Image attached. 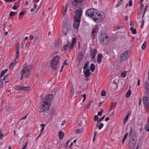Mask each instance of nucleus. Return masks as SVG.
Segmentation results:
<instances>
[{
  "mask_svg": "<svg viewBox=\"0 0 149 149\" xmlns=\"http://www.w3.org/2000/svg\"><path fill=\"white\" fill-rule=\"evenodd\" d=\"M53 97V94H49L44 98L41 107V110L42 112H46L49 110L51 104V101Z\"/></svg>",
  "mask_w": 149,
  "mask_h": 149,
  "instance_id": "nucleus-2",
  "label": "nucleus"
},
{
  "mask_svg": "<svg viewBox=\"0 0 149 149\" xmlns=\"http://www.w3.org/2000/svg\"><path fill=\"white\" fill-rule=\"evenodd\" d=\"M68 47H69V44L68 43H67L66 45H63L62 47V50L65 51L67 49Z\"/></svg>",
  "mask_w": 149,
  "mask_h": 149,
  "instance_id": "nucleus-20",
  "label": "nucleus"
},
{
  "mask_svg": "<svg viewBox=\"0 0 149 149\" xmlns=\"http://www.w3.org/2000/svg\"><path fill=\"white\" fill-rule=\"evenodd\" d=\"M128 116L129 114H128L125 118L123 119V121L124 124H125L126 122L127 121Z\"/></svg>",
  "mask_w": 149,
  "mask_h": 149,
  "instance_id": "nucleus-25",
  "label": "nucleus"
},
{
  "mask_svg": "<svg viewBox=\"0 0 149 149\" xmlns=\"http://www.w3.org/2000/svg\"><path fill=\"white\" fill-rule=\"evenodd\" d=\"M90 69L91 72H93L94 71L95 69V67L94 64H91L90 65Z\"/></svg>",
  "mask_w": 149,
  "mask_h": 149,
  "instance_id": "nucleus-19",
  "label": "nucleus"
},
{
  "mask_svg": "<svg viewBox=\"0 0 149 149\" xmlns=\"http://www.w3.org/2000/svg\"><path fill=\"white\" fill-rule=\"evenodd\" d=\"M97 28V25H95L93 29L91 32V36L93 39L95 38V34L98 31Z\"/></svg>",
  "mask_w": 149,
  "mask_h": 149,
  "instance_id": "nucleus-10",
  "label": "nucleus"
},
{
  "mask_svg": "<svg viewBox=\"0 0 149 149\" xmlns=\"http://www.w3.org/2000/svg\"><path fill=\"white\" fill-rule=\"evenodd\" d=\"M65 120H63V122H62V123H61V125H64V124H65Z\"/></svg>",
  "mask_w": 149,
  "mask_h": 149,
  "instance_id": "nucleus-61",
  "label": "nucleus"
},
{
  "mask_svg": "<svg viewBox=\"0 0 149 149\" xmlns=\"http://www.w3.org/2000/svg\"><path fill=\"white\" fill-rule=\"evenodd\" d=\"M145 128L146 131L147 132L149 131V124H147L145 125Z\"/></svg>",
  "mask_w": 149,
  "mask_h": 149,
  "instance_id": "nucleus-32",
  "label": "nucleus"
},
{
  "mask_svg": "<svg viewBox=\"0 0 149 149\" xmlns=\"http://www.w3.org/2000/svg\"><path fill=\"white\" fill-rule=\"evenodd\" d=\"M131 94V91L130 90H128L125 95V97H129Z\"/></svg>",
  "mask_w": 149,
  "mask_h": 149,
  "instance_id": "nucleus-21",
  "label": "nucleus"
},
{
  "mask_svg": "<svg viewBox=\"0 0 149 149\" xmlns=\"http://www.w3.org/2000/svg\"><path fill=\"white\" fill-rule=\"evenodd\" d=\"M83 1L84 0H73L72 4L74 6H77L80 5Z\"/></svg>",
  "mask_w": 149,
  "mask_h": 149,
  "instance_id": "nucleus-11",
  "label": "nucleus"
},
{
  "mask_svg": "<svg viewBox=\"0 0 149 149\" xmlns=\"http://www.w3.org/2000/svg\"><path fill=\"white\" fill-rule=\"evenodd\" d=\"M3 134L1 130H0V139L1 140H2L3 139Z\"/></svg>",
  "mask_w": 149,
  "mask_h": 149,
  "instance_id": "nucleus-41",
  "label": "nucleus"
},
{
  "mask_svg": "<svg viewBox=\"0 0 149 149\" xmlns=\"http://www.w3.org/2000/svg\"><path fill=\"white\" fill-rule=\"evenodd\" d=\"M15 13L13 12H10L9 14L10 16H12L15 15Z\"/></svg>",
  "mask_w": 149,
  "mask_h": 149,
  "instance_id": "nucleus-48",
  "label": "nucleus"
},
{
  "mask_svg": "<svg viewBox=\"0 0 149 149\" xmlns=\"http://www.w3.org/2000/svg\"><path fill=\"white\" fill-rule=\"evenodd\" d=\"M109 120V118L108 117H107L105 119V121H107Z\"/></svg>",
  "mask_w": 149,
  "mask_h": 149,
  "instance_id": "nucleus-64",
  "label": "nucleus"
},
{
  "mask_svg": "<svg viewBox=\"0 0 149 149\" xmlns=\"http://www.w3.org/2000/svg\"><path fill=\"white\" fill-rule=\"evenodd\" d=\"M104 125L102 123H101L100 124L98 128L99 130H101L103 127Z\"/></svg>",
  "mask_w": 149,
  "mask_h": 149,
  "instance_id": "nucleus-38",
  "label": "nucleus"
},
{
  "mask_svg": "<svg viewBox=\"0 0 149 149\" xmlns=\"http://www.w3.org/2000/svg\"><path fill=\"white\" fill-rule=\"evenodd\" d=\"M17 0H4V1H6L7 2H13L15 1H16Z\"/></svg>",
  "mask_w": 149,
  "mask_h": 149,
  "instance_id": "nucleus-55",
  "label": "nucleus"
},
{
  "mask_svg": "<svg viewBox=\"0 0 149 149\" xmlns=\"http://www.w3.org/2000/svg\"><path fill=\"white\" fill-rule=\"evenodd\" d=\"M19 47L17 48L16 49V52L15 54V62H16V60L17 59L19 56Z\"/></svg>",
  "mask_w": 149,
  "mask_h": 149,
  "instance_id": "nucleus-13",
  "label": "nucleus"
},
{
  "mask_svg": "<svg viewBox=\"0 0 149 149\" xmlns=\"http://www.w3.org/2000/svg\"><path fill=\"white\" fill-rule=\"evenodd\" d=\"M82 132V130L81 129H77L75 132V133L76 134L80 133Z\"/></svg>",
  "mask_w": 149,
  "mask_h": 149,
  "instance_id": "nucleus-40",
  "label": "nucleus"
},
{
  "mask_svg": "<svg viewBox=\"0 0 149 149\" xmlns=\"http://www.w3.org/2000/svg\"><path fill=\"white\" fill-rule=\"evenodd\" d=\"M76 38H73L72 40L71 43H73V44H74V43L76 42Z\"/></svg>",
  "mask_w": 149,
  "mask_h": 149,
  "instance_id": "nucleus-44",
  "label": "nucleus"
},
{
  "mask_svg": "<svg viewBox=\"0 0 149 149\" xmlns=\"http://www.w3.org/2000/svg\"><path fill=\"white\" fill-rule=\"evenodd\" d=\"M27 116L28 115L27 114L25 116H24L21 119H20V120H25L26 119Z\"/></svg>",
  "mask_w": 149,
  "mask_h": 149,
  "instance_id": "nucleus-56",
  "label": "nucleus"
},
{
  "mask_svg": "<svg viewBox=\"0 0 149 149\" xmlns=\"http://www.w3.org/2000/svg\"><path fill=\"white\" fill-rule=\"evenodd\" d=\"M17 62L16 61V62H15V61L14 62L11 63L10 65V68L12 70L13 69V67L15 65V64Z\"/></svg>",
  "mask_w": 149,
  "mask_h": 149,
  "instance_id": "nucleus-26",
  "label": "nucleus"
},
{
  "mask_svg": "<svg viewBox=\"0 0 149 149\" xmlns=\"http://www.w3.org/2000/svg\"><path fill=\"white\" fill-rule=\"evenodd\" d=\"M140 79H139L138 80V82H137V85L139 86H140Z\"/></svg>",
  "mask_w": 149,
  "mask_h": 149,
  "instance_id": "nucleus-62",
  "label": "nucleus"
},
{
  "mask_svg": "<svg viewBox=\"0 0 149 149\" xmlns=\"http://www.w3.org/2000/svg\"><path fill=\"white\" fill-rule=\"evenodd\" d=\"M58 136L59 139L60 140L62 139L64 136L63 132L61 131H60L58 133Z\"/></svg>",
  "mask_w": 149,
  "mask_h": 149,
  "instance_id": "nucleus-15",
  "label": "nucleus"
},
{
  "mask_svg": "<svg viewBox=\"0 0 149 149\" xmlns=\"http://www.w3.org/2000/svg\"><path fill=\"white\" fill-rule=\"evenodd\" d=\"M132 2L131 0H130L128 3V5L130 7H131L132 6Z\"/></svg>",
  "mask_w": 149,
  "mask_h": 149,
  "instance_id": "nucleus-46",
  "label": "nucleus"
},
{
  "mask_svg": "<svg viewBox=\"0 0 149 149\" xmlns=\"http://www.w3.org/2000/svg\"><path fill=\"white\" fill-rule=\"evenodd\" d=\"M59 45V43L58 42H57L54 44V46L55 47H58Z\"/></svg>",
  "mask_w": 149,
  "mask_h": 149,
  "instance_id": "nucleus-47",
  "label": "nucleus"
},
{
  "mask_svg": "<svg viewBox=\"0 0 149 149\" xmlns=\"http://www.w3.org/2000/svg\"><path fill=\"white\" fill-rule=\"evenodd\" d=\"M93 100H91L89 102V103L86 106L87 108V109H89L90 108V107L91 106V104L93 102Z\"/></svg>",
  "mask_w": 149,
  "mask_h": 149,
  "instance_id": "nucleus-35",
  "label": "nucleus"
},
{
  "mask_svg": "<svg viewBox=\"0 0 149 149\" xmlns=\"http://www.w3.org/2000/svg\"><path fill=\"white\" fill-rule=\"evenodd\" d=\"M106 95V94L105 91L102 90L101 93V95L102 96H105Z\"/></svg>",
  "mask_w": 149,
  "mask_h": 149,
  "instance_id": "nucleus-36",
  "label": "nucleus"
},
{
  "mask_svg": "<svg viewBox=\"0 0 149 149\" xmlns=\"http://www.w3.org/2000/svg\"><path fill=\"white\" fill-rule=\"evenodd\" d=\"M3 84V80L2 79H0V88L2 87Z\"/></svg>",
  "mask_w": 149,
  "mask_h": 149,
  "instance_id": "nucleus-42",
  "label": "nucleus"
},
{
  "mask_svg": "<svg viewBox=\"0 0 149 149\" xmlns=\"http://www.w3.org/2000/svg\"><path fill=\"white\" fill-rule=\"evenodd\" d=\"M127 54L128 52L127 51H125L124 53L122 54L120 57V60L123 61L127 58L128 57Z\"/></svg>",
  "mask_w": 149,
  "mask_h": 149,
  "instance_id": "nucleus-9",
  "label": "nucleus"
},
{
  "mask_svg": "<svg viewBox=\"0 0 149 149\" xmlns=\"http://www.w3.org/2000/svg\"><path fill=\"white\" fill-rule=\"evenodd\" d=\"M74 44L73 43H71L70 45H69V47H70V50L72 49L74 46Z\"/></svg>",
  "mask_w": 149,
  "mask_h": 149,
  "instance_id": "nucleus-37",
  "label": "nucleus"
},
{
  "mask_svg": "<svg viewBox=\"0 0 149 149\" xmlns=\"http://www.w3.org/2000/svg\"><path fill=\"white\" fill-rule=\"evenodd\" d=\"M17 8V6H16V5H14L12 7V8L13 9L16 10V9Z\"/></svg>",
  "mask_w": 149,
  "mask_h": 149,
  "instance_id": "nucleus-59",
  "label": "nucleus"
},
{
  "mask_svg": "<svg viewBox=\"0 0 149 149\" xmlns=\"http://www.w3.org/2000/svg\"><path fill=\"white\" fill-rule=\"evenodd\" d=\"M136 142V140H135L134 139H132L130 140V143H132L134 144H135Z\"/></svg>",
  "mask_w": 149,
  "mask_h": 149,
  "instance_id": "nucleus-43",
  "label": "nucleus"
},
{
  "mask_svg": "<svg viewBox=\"0 0 149 149\" xmlns=\"http://www.w3.org/2000/svg\"><path fill=\"white\" fill-rule=\"evenodd\" d=\"M26 42L25 41V40H23L22 41V42H21V45H22V47L23 48L24 45L25 44Z\"/></svg>",
  "mask_w": 149,
  "mask_h": 149,
  "instance_id": "nucleus-50",
  "label": "nucleus"
},
{
  "mask_svg": "<svg viewBox=\"0 0 149 149\" xmlns=\"http://www.w3.org/2000/svg\"><path fill=\"white\" fill-rule=\"evenodd\" d=\"M147 8H148V6H145V8L144 9L143 11V16L145 14V13L146 12L147 10Z\"/></svg>",
  "mask_w": 149,
  "mask_h": 149,
  "instance_id": "nucleus-39",
  "label": "nucleus"
},
{
  "mask_svg": "<svg viewBox=\"0 0 149 149\" xmlns=\"http://www.w3.org/2000/svg\"><path fill=\"white\" fill-rule=\"evenodd\" d=\"M38 35H35L34 36V41L36 42L37 41L38 39Z\"/></svg>",
  "mask_w": 149,
  "mask_h": 149,
  "instance_id": "nucleus-34",
  "label": "nucleus"
},
{
  "mask_svg": "<svg viewBox=\"0 0 149 149\" xmlns=\"http://www.w3.org/2000/svg\"><path fill=\"white\" fill-rule=\"evenodd\" d=\"M94 118L95 121H97L98 119V117L97 115H95L94 116Z\"/></svg>",
  "mask_w": 149,
  "mask_h": 149,
  "instance_id": "nucleus-49",
  "label": "nucleus"
},
{
  "mask_svg": "<svg viewBox=\"0 0 149 149\" xmlns=\"http://www.w3.org/2000/svg\"><path fill=\"white\" fill-rule=\"evenodd\" d=\"M29 88H30L29 86L26 87L24 86H21L19 85H18L15 87V89L17 91H19L23 90L25 91H28Z\"/></svg>",
  "mask_w": 149,
  "mask_h": 149,
  "instance_id": "nucleus-8",
  "label": "nucleus"
},
{
  "mask_svg": "<svg viewBox=\"0 0 149 149\" xmlns=\"http://www.w3.org/2000/svg\"><path fill=\"white\" fill-rule=\"evenodd\" d=\"M84 55L82 52H80L78 54L77 57V61L79 62H80L82 60V58L83 57Z\"/></svg>",
  "mask_w": 149,
  "mask_h": 149,
  "instance_id": "nucleus-12",
  "label": "nucleus"
},
{
  "mask_svg": "<svg viewBox=\"0 0 149 149\" xmlns=\"http://www.w3.org/2000/svg\"><path fill=\"white\" fill-rule=\"evenodd\" d=\"M144 8V5L143 4H141L140 7L139 8L141 10H142L143 8Z\"/></svg>",
  "mask_w": 149,
  "mask_h": 149,
  "instance_id": "nucleus-52",
  "label": "nucleus"
},
{
  "mask_svg": "<svg viewBox=\"0 0 149 149\" xmlns=\"http://www.w3.org/2000/svg\"><path fill=\"white\" fill-rule=\"evenodd\" d=\"M82 97H83V98H84L83 100V101H82V102H84L85 101V100L86 99V94H83L82 96Z\"/></svg>",
  "mask_w": 149,
  "mask_h": 149,
  "instance_id": "nucleus-45",
  "label": "nucleus"
},
{
  "mask_svg": "<svg viewBox=\"0 0 149 149\" xmlns=\"http://www.w3.org/2000/svg\"><path fill=\"white\" fill-rule=\"evenodd\" d=\"M122 3H120V2L119 1H118V2L117 3V5H116V7H117L119 6Z\"/></svg>",
  "mask_w": 149,
  "mask_h": 149,
  "instance_id": "nucleus-53",
  "label": "nucleus"
},
{
  "mask_svg": "<svg viewBox=\"0 0 149 149\" xmlns=\"http://www.w3.org/2000/svg\"><path fill=\"white\" fill-rule=\"evenodd\" d=\"M108 40V37L104 34H102L101 35L100 42L104 45L107 43Z\"/></svg>",
  "mask_w": 149,
  "mask_h": 149,
  "instance_id": "nucleus-7",
  "label": "nucleus"
},
{
  "mask_svg": "<svg viewBox=\"0 0 149 149\" xmlns=\"http://www.w3.org/2000/svg\"><path fill=\"white\" fill-rule=\"evenodd\" d=\"M82 12V9L81 8H79L75 11L76 15L74 17V22L73 25V27L75 29H78V28Z\"/></svg>",
  "mask_w": 149,
  "mask_h": 149,
  "instance_id": "nucleus-4",
  "label": "nucleus"
},
{
  "mask_svg": "<svg viewBox=\"0 0 149 149\" xmlns=\"http://www.w3.org/2000/svg\"><path fill=\"white\" fill-rule=\"evenodd\" d=\"M59 60V56H57L53 58L51 60L50 66L53 70H57Z\"/></svg>",
  "mask_w": 149,
  "mask_h": 149,
  "instance_id": "nucleus-5",
  "label": "nucleus"
},
{
  "mask_svg": "<svg viewBox=\"0 0 149 149\" xmlns=\"http://www.w3.org/2000/svg\"><path fill=\"white\" fill-rule=\"evenodd\" d=\"M116 102H113L111 103V106L110 107L109 111L113 109L116 107Z\"/></svg>",
  "mask_w": 149,
  "mask_h": 149,
  "instance_id": "nucleus-17",
  "label": "nucleus"
},
{
  "mask_svg": "<svg viewBox=\"0 0 149 149\" xmlns=\"http://www.w3.org/2000/svg\"><path fill=\"white\" fill-rule=\"evenodd\" d=\"M32 68V65H28L26 63H25L21 71V75H24L25 77H27L30 73Z\"/></svg>",
  "mask_w": 149,
  "mask_h": 149,
  "instance_id": "nucleus-6",
  "label": "nucleus"
},
{
  "mask_svg": "<svg viewBox=\"0 0 149 149\" xmlns=\"http://www.w3.org/2000/svg\"><path fill=\"white\" fill-rule=\"evenodd\" d=\"M89 65V63L88 62H86L84 65L83 68L84 70H86L88 67Z\"/></svg>",
  "mask_w": 149,
  "mask_h": 149,
  "instance_id": "nucleus-31",
  "label": "nucleus"
},
{
  "mask_svg": "<svg viewBox=\"0 0 149 149\" xmlns=\"http://www.w3.org/2000/svg\"><path fill=\"white\" fill-rule=\"evenodd\" d=\"M147 45L146 42H144L141 46V49L142 50H144L146 48Z\"/></svg>",
  "mask_w": 149,
  "mask_h": 149,
  "instance_id": "nucleus-33",
  "label": "nucleus"
},
{
  "mask_svg": "<svg viewBox=\"0 0 149 149\" xmlns=\"http://www.w3.org/2000/svg\"><path fill=\"white\" fill-rule=\"evenodd\" d=\"M105 117V116H104L103 117H102V118H100L99 120V121H98V122H100V121H102L103 119Z\"/></svg>",
  "mask_w": 149,
  "mask_h": 149,
  "instance_id": "nucleus-58",
  "label": "nucleus"
},
{
  "mask_svg": "<svg viewBox=\"0 0 149 149\" xmlns=\"http://www.w3.org/2000/svg\"><path fill=\"white\" fill-rule=\"evenodd\" d=\"M144 93L146 96L143 97V103L144 105L146 107H149V84L147 81H145L144 84Z\"/></svg>",
  "mask_w": 149,
  "mask_h": 149,
  "instance_id": "nucleus-3",
  "label": "nucleus"
},
{
  "mask_svg": "<svg viewBox=\"0 0 149 149\" xmlns=\"http://www.w3.org/2000/svg\"><path fill=\"white\" fill-rule=\"evenodd\" d=\"M128 133H127L126 134H125L124 135L123 138L124 139H126L127 138Z\"/></svg>",
  "mask_w": 149,
  "mask_h": 149,
  "instance_id": "nucleus-51",
  "label": "nucleus"
},
{
  "mask_svg": "<svg viewBox=\"0 0 149 149\" xmlns=\"http://www.w3.org/2000/svg\"><path fill=\"white\" fill-rule=\"evenodd\" d=\"M84 74L86 77H87L89 76V74L90 73V71L88 69L86 70H84Z\"/></svg>",
  "mask_w": 149,
  "mask_h": 149,
  "instance_id": "nucleus-16",
  "label": "nucleus"
},
{
  "mask_svg": "<svg viewBox=\"0 0 149 149\" xmlns=\"http://www.w3.org/2000/svg\"><path fill=\"white\" fill-rule=\"evenodd\" d=\"M102 114V112L101 111H100L98 112L97 114L99 116H101Z\"/></svg>",
  "mask_w": 149,
  "mask_h": 149,
  "instance_id": "nucleus-60",
  "label": "nucleus"
},
{
  "mask_svg": "<svg viewBox=\"0 0 149 149\" xmlns=\"http://www.w3.org/2000/svg\"><path fill=\"white\" fill-rule=\"evenodd\" d=\"M38 6L36 4V3H34V6L33 8H31V12H34L35 11L36 9Z\"/></svg>",
  "mask_w": 149,
  "mask_h": 149,
  "instance_id": "nucleus-29",
  "label": "nucleus"
},
{
  "mask_svg": "<svg viewBox=\"0 0 149 149\" xmlns=\"http://www.w3.org/2000/svg\"><path fill=\"white\" fill-rule=\"evenodd\" d=\"M86 15L91 17L96 23L100 22L103 19V13L93 8L88 9L86 12Z\"/></svg>",
  "mask_w": 149,
  "mask_h": 149,
  "instance_id": "nucleus-1",
  "label": "nucleus"
},
{
  "mask_svg": "<svg viewBox=\"0 0 149 149\" xmlns=\"http://www.w3.org/2000/svg\"><path fill=\"white\" fill-rule=\"evenodd\" d=\"M135 144L132 143H130L129 144V148L130 149H133L135 147Z\"/></svg>",
  "mask_w": 149,
  "mask_h": 149,
  "instance_id": "nucleus-24",
  "label": "nucleus"
},
{
  "mask_svg": "<svg viewBox=\"0 0 149 149\" xmlns=\"http://www.w3.org/2000/svg\"><path fill=\"white\" fill-rule=\"evenodd\" d=\"M126 72L125 71L122 72L121 74V77L123 78L125 77L126 76Z\"/></svg>",
  "mask_w": 149,
  "mask_h": 149,
  "instance_id": "nucleus-28",
  "label": "nucleus"
},
{
  "mask_svg": "<svg viewBox=\"0 0 149 149\" xmlns=\"http://www.w3.org/2000/svg\"><path fill=\"white\" fill-rule=\"evenodd\" d=\"M102 55L101 54H99L97 57V63L100 64L102 61Z\"/></svg>",
  "mask_w": 149,
  "mask_h": 149,
  "instance_id": "nucleus-14",
  "label": "nucleus"
},
{
  "mask_svg": "<svg viewBox=\"0 0 149 149\" xmlns=\"http://www.w3.org/2000/svg\"><path fill=\"white\" fill-rule=\"evenodd\" d=\"M33 38L34 36L32 35H30L29 37V38L31 40H32L33 39Z\"/></svg>",
  "mask_w": 149,
  "mask_h": 149,
  "instance_id": "nucleus-57",
  "label": "nucleus"
},
{
  "mask_svg": "<svg viewBox=\"0 0 149 149\" xmlns=\"http://www.w3.org/2000/svg\"><path fill=\"white\" fill-rule=\"evenodd\" d=\"M27 145V143L26 144V145L25 146H24L23 148L21 149H25L26 147V145Z\"/></svg>",
  "mask_w": 149,
  "mask_h": 149,
  "instance_id": "nucleus-63",
  "label": "nucleus"
},
{
  "mask_svg": "<svg viewBox=\"0 0 149 149\" xmlns=\"http://www.w3.org/2000/svg\"><path fill=\"white\" fill-rule=\"evenodd\" d=\"M7 71L8 70L7 69H6L3 71L1 73L0 77H2L7 72Z\"/></svg>",
  "mask_w": 149,
  "mask_h": 149,
  "instance_id": "nucleus-27",
  "label": "nucleus"
},
{
  "mask_svg": "<svg viewBox=\"0 0 149 149\" xmlns=\"http://www.w3.org/2000/svg\"><path fill=\"white\" fill-rule=\"evenodd\" d=\"M40 126L42 127L41 129L40 130V132H42L43 131H44V129H45V125L44 124H41L40 125Z\"/></svg>",
  "mask_w": 149,
  "mask_h": 149,
  "instance_id": "nucleus-30",
  "label": "nucleus"
},
{
  "mask_svg": "<svg viewBox=\"0 0 149 149\" xmlns=\"http://www.w3.org/2000/svg\"><path fill=\"white\" fill-rule=\"evenodd\" d=\"M130 31L133 34H135L136 33V31L135 29H133V27L131 26L130 28Z\"/></svg>",
  "mask_w": 149,
  "mask_h": 149,
  "instance_id": "nucleus-22",
  "label": "nucleus"
},
{
  "mask_svg": "<svg viewBox=\"0 0 149 149\" xmlns=\"http://www.w3.org/2000/svg\"><path fill=\"white\" fill-rule=\"evenodd\" d=\"M67 8L66 7V5L65 6V7H63V11L62 13L64 15L65 13L67 12Z\"/></svg>",
  "mask_w": 149,
  "mask_h": 149,
  "instance_id": "nucleus-23",
  "label": "nucleus"
},
{
  "mask_svg": "<svg viewBox=\"0 0 149 149\" xmlns=\"http://www.w3.org/2000/svg\"><path fill=\"white\" fill-rule=\"evenodd\" d=\"M96 53V50H95L94 49L93 50L91 54V57L93 58H95L96 55L95 54Z\"/></svg>",
  "mask_w": 149,
  "mask_h": 149,
  "instance_id": "nucleus-18",
  "label": "nucleus"
},
{
  "mask_svg": "<svg viewBox=\"0 0 149 149\" xmlns=\"http://www.w3.org/2000/svg\"><path fill=\"white\" fill-rule=\"evenodd\" d=\"M24 11H22V12H20V13L19 14V16L22 15H24Z\"/></svg>",
  "mask_w": 149,
  "mask_h": 149,
  "instance_id": "nucleus-54",
  "label": "nucleus"
}]
</instances>
